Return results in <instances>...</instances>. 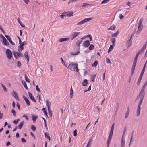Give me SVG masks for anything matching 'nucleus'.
<instances>
[{
	"instance_id": "31",
	"label": "nucleus",
	"mask_w": 147,
	"mask_h": 147,
	"mask_svg": "<svg viewBox=\"0 0 147 147\" xmlns=\"http://www.w3.org/2000/svg\"><path fill=\"white\" fill-rule=\"evenodd\" d=\"M138 57V56L136 55L134 60L133 64H136Z\"/></svg>"
},
{
	"instance_id": "49",
	"label": "nucleus",
	"mask_w": 147,
	"mask_h": 147,
	"mask_svg": "<svg viewBox=\"0 0 147 147\" xmlns=\"http://www.w3.org/2000/svg\"><path fill=\"white\" fill-rule=\"evenodd\" d=\"M42 110H43V112H44V113H45V114H47V111L46 110L45 108H43L42 109Z\"/></svg>"
},
{
	"instance_id": "16",
	"label": "nucleus",
	"mask_w": 147,
	"mask_h": 147,
	"mask_svg": "<svg viewBox=\"0 0 147 147\" xmlns=\"http://www.w3.org/2000/svg\"><path fill=\"white\" fill-rule=\"evenodd\" d=\"M136 64H133L132 65V68L131 69V75L132 76L134 73L135 71V67Z\"/></svg>"
},
{
	"instance_id": "55",
	"label": "nucleus",
	"mask_w": 147,
	"mask_h": 147,
	"mask_svg": "<svg viewBox=\"0 0 147 147\" xmlns=\"http://www.w3.org/2000/svg\"><path fill=\"white\" fill-rule=\"evenodd\" d=\"M106 62L108 63H111V62L110 61V60L107 58L106 59Z\"/></svg>"
},
{
	"instance_id": "38",
	"label": "nucleus",
	"mask_w": 147,
	"mask_h": 147,
	"mask_svg": "<svg viewBox=\"0 0 147 147\" xmlns=\"http://www.w3.org/2000/svg\"><path fill=\"white\" fill-rule=\"evenodd\" d=\"M94 47L93 44H91L89 47V49L90 50H91L93 49L94 48Z\"/></svg>"
},
{
	"instance_id": "52",
	"label": "nucleus",
	"mask_w": 147,
	"mask_h": 147,
	"mask_svg": "<svg viewBox=\"0 0 147 147\" xmlns=\"http://www.w3.org/2000/svg\"><path fill=\"white\" fill-rule=\"evenodd\" d=\"M76 67H75V69H76V72H78L79 70V69L78 67V64L77 63H75Z\"/></svg>"
},
{
	"instance_id": "63",
	"label": "nucleus",
	"mask_w": 147,
	"mask_h": 147,
	"mask_svg": "<svg viewBox=\"0 0 147 147\" xmlns=\"http://www.w3.org/2000/svg\"><path fill=\"white\" fill-rule=\"evenodd\" d=\"M36 90L38 92H40V89L38 88V85H36Z\"/></svg>"
},
{
	"instance_id": "10",
	"label": "nucleus",
	"mask_w": 147,
	"mask_h": 147,
	"mask_svg": "<svg viewBox=\"0 0 147 147\" xmlns=\"http://www.w3.org/2000/svg\"><path fill=\"white\" fill-rule=\"evenodd\" d=\"M24 56L25 58V59H26L27 60V62H28L29 59V57L28 55V52L27 51L24 53Z\"/></svg>"
},
{
	"instance_id": "34",
	"label": "nucleus",
	"mask_w": 147,
	"mask_h": 147,
	"mask_svg": "<svg viewBox=\"0 0 147 147\" xmlns=\"http://www.w3.org/2000/svg\"><path fill=\"white\" fill-rule=\"evenodd\" d=\"M24 75L25 76V80L26 82L28 83L30 82V80L28 78V77L27 76L26 74H25Z\"/></svg>"
},
{
	"instance_id": "19",
	"label": "nucleus",
	"mask_w": 147,
	"mask_h": 147,
	"mask_svg": "<svg viewBox=\"0 0 147 147\" xmlns=\"http://www.w3.org/2000/svg\"><path fill=\"white\" fill-rule=\"evenodd\" d=\"M24 49V47L22 46L21 44L20 45L18 46V49L19 51H22Z\"/></svg>"
},
{
	"instance_id": "32",
	"label": "nucleus",
	"mask_w": 147,
	"mask_h": 147,
	"mask_svg": "<svg viewBox=\"0 0 147 147\" xmlns=\"http://www.w3.org/2000/svg\"><path fill=\"white\" fill-rule=\"evenodd\" d=\"M98 63V61L97 60L95 61L94 62V63L92 65V66L93 67H96Z\"/></svg>"
},
{
	"instance_id": "13",
	"label": "nucleus",
	"mask_w": 147,
	"mask_h": 147,
	"mask_svg": "<svg viewBox=\"0 0 147 147\" xmlns=\"http://www.w3.org/2000/svg\"><path fill=\"white\" fill-rule=\"evenodd\" d=\"M13 94H12V95L17 100L19 101V99L18 98L17 93L14 91H13Z\"/></svg>"
},
{
	"instance_id": "17",
	"label": "nucleus",
	"mask_w": 147,
	"mask_h": 147,
	"mask_svg": "<svg viewBox=\"0 0 147 147\" xmlns=\"http://www.w3.org/2000/svg\"><path fill=\"white\" fill-rule=\"evenodd\" d=\"M144 93V92H143L140 91L139 94L136 97V98L135 99V101H136L137 100H138L139 99V98H140V97H141V96L142 95V94H143Z\"/></svg>"
},
{
	"instance_id": "47",
	"label": "nucleus",
	"mask_w": 147,
	"mask_h": 147,
	"mask_svg": "<svg viewBox=\"0 0 147 147\" xmlns=\"http://www.w3.org/2000/svg\"><path fill=\"white\" fill-rule=\"evenodd\" d=\"M49 113V115L50 116H52V111H51L50 110V109H48Z\"/></svg>"
},
{
	"instance_id": "50",
	"label": "nucleus",
	"mask_w": 147,
	"mask_h": 147,
	"mask_svg": "<svg viewBox=\"0 0 147 147\" xmlns=\"http://www.w3.org/2000/svg\"><path fill=\"white\" fill-rule=\"evenodd\" d=\"M117 33H114L111 35V36L113 37H115L117 36Z\"/></svg>"
},
{
	"instance_id": "62",
	"label": "nucleus",
	"mask_w": 147,
	"mask_h": 147,
	"mask_svg": "<svg viewBox=\"0 0 147 147\" xmlns=\"http://www.w3.org/2000/svg\"><path fill=\"white\" fill-rule=\"evenodd\" d=\"M37 97L38 98V100L39 101V102H40V94H38L37 95Z\"/></svg>"
},
{
	"instance_id": "53",
	"label": "nucleus",
	"mask_w": 147,
	"mask_h": 147,
	"mask_svg": "<svg viewBox=\"0 0 147 147\" xmlns=\"http://www.w3.org/2000/svg\"><path fill=\"white\" fill-rule=\"evenodd\" d=\"M77 130L76 129L74 131V135L75 137L76 136H77Z\"/></svg>"
},
{
	"instance_id": "51",
	"label": "nucleus",
	"mask_w": 147,
	"mask_h": 147,
	"mask_svg": "<svg viewBox=\"0 0 147 147\" xmlns=\"http://www.w3.org/2000/svg\"><path fill=\"white\" fill-rule=\"evenodd\" d=\"M111 41L112 44H113V46H114L115 45L113 44L115 42V38H112L111 40Z\"/></svg>"
},
{
	"instance_id": "11",
	"label": "nucleus",
	"mask_w": 147,
	"mask_h": 147,
	"mask_svg": "<svg viewBox=\"0 0 147 147\" xmlns=\"http://www.w3.org/2000/svg\"><path fill=\"white\" fill-rule=\"evenodd\" d=\"M132 44L131 39L130 38V39L127 40L126 42V45L127 47H129Z\"/></svg>"
},
{
	"instance_id": "12",
	"label": "nucleus",
	"mask_w": 147,
	"mask_h": 147,
	"mask_svg": "<svg viewBox=\"0 0 147 147\" xmlns=\"http://www.w3.org/2000/svg\"><path fill=\"white\" fill-rule=\"evenodd\" d=\"M29 96L30 98L33 101H34L35 102H36V100L35 99L34 97L33 96L32 94L30 92H28Z\"/></svg>"
},
{
	"instance_id": "41",
	"label": "nucleus",
	"mask_w": 147,
	"mask_h": 147,
	"mask_svg": "<svg viewBox=\"0 0 147 147\" xmlns=\"http://www.w3.org/2000/svg\"><path fill=\"white\" fill-rule=\"evenodd\" d=\"M11 112L13 114V115L14 116L16 117V111H15V110L13 109H12V110L11 111Z\"/></svg>"
},
{
	"instance_id": "14",
	"label": "nucleus",
	"mask_w": 147,
	"mask_h": 147,
	"mask_svg": "<svg viewBox=\"0 0 147 147\" xmlns=\"http://www.w3.org/2000/svg\"><path fill=\"white\" fill-rule=\"evenodd\" d=\"M23 98L24 100L27 105L28 106H29L30 104L28 99L24 95L23 96Z\"/></svg>"
},
{
	"instance_id": "30",
	"label": "nucleus",
	"mask_w": 147,
	"mask_h": 147,
	"mask_svg": "<svg viewBox=\"0 0 147 147\" xmlns=\"http://www.w3.org/2000/svg\"><path fill=\"white\" fill-rule=\"evenodd\" d=\"M24 123V121L20 122L19 124L18 125L19 129H21Z\"/></svg>"
},
{
	"instance_id": "43",
	"label": "nucleus",
	"mask_w": 147,
	"mask_h": 147,
	"mask_svg": "<svg viewBox=\"0 0 147 147\" xmlns=\"http://www.w3.org/2000/svg\"><path fill=\"white\" fill-rule=\"evenodd\" d=\"M113 133L110 132L108 139L111 140Z\"/></svg>"
},
{
	"instance_id": "39",
	"label": "nucleus",
	"mask_w": 147,
	"mask_h": 147,
	"mask_svg": "<svg viewBox=\"0 0 147 147\" xmlns=\"http://www.w3.org/2000/svg\"><path fill=\"white\" fill-rule=\"evenodd\" d=\"M20 121V119L18 118L16 120H14L13 121V123L15 125L17 124Z\"/></svg>"
},
{
	"instance_id": "18",
	"label": "nucleus",
	"mask_w": 147,
	"mask_h": 147,
	"mask_svg": "<svg viewBox=\"0 0 147 147\" xmlns=\"http://www.w3.org/2000/svg\"><path fill=\"white\" fill-rule=\"evenodd\" d=\"M46 105L47 106L48 109H50L51 105V102L48 99L46 100Z\"/></svg>"
},
{
	"instance_id": "24",
	"label": "nucleus",
	"mask_w": 147,
	"mask_h": 147,
	"mask_svg": "<svg viewBox=\"0 0 147 147\" xmlns=\"http://www.w3.org/2000/svg\"><path fill=\"white\" fill-rule=\"evenodd\" d=\"M125 146V141L123 140V138L122 137L121 143V147H124Z\"/></svg>"
},
{
	"instance_id": "9",
	"label": "nucleus",
	"mask_w": 147,
	"mask_h": 147,
	"mask_svg": "<svg viewBox=\"0 0 147 147\" xmlns=\"http://www.w3.org/2000/svg\"><path fill=\"white\" fill-rule=\"evenodd\" d=\"M90 41L88 40H87L84 42L83 43V45L84 47H87L90 45Z\"/></svg>"
},
{
	"instance_id": "35",
	"label": "nucleus",
	"mask_w": 147,
	"mask_h": 147,
	"mask_svg": "<svg viewBox=\"0 0 147 147\" xmlns=\"http://www.w3.org/2000/svg\"><path fill=\"white\" fill-rule=\"evenodd\" d=\"M38 117L36 116V115H33L32 116V119L33 120V121L34 122H35L37 119V118Z\"/></svg>"
},
{
	"instance_id": "42",
	"label": "nucleus",
	"mask_w": 147,
	"mask_h": 147,
	"mask_svg": "<svg viewBox=\"0 0 147 147\" xmlns=\"http://www.w3.org/2000/svg\"><path fill=\"white\" fill-rule=\"evenodd\" d=\"M31 129L34 131H35L36 130V127H35L33 125H31Z\"/></svg>"
},
{
	"instance_id": "28",
	"label": "nucleus",
	"mask_w": 147,
	"mask_h": 147,
	"mask_svg": "<svg viewBox=\"0 0 147 147\" xmlns=\"http://www.w3.org/2000/svg\"><path fill=\"white\" fill-rule=\"evenodd\" d=\"M96 76V74L92 75L91 76V80L92 82H94V79Z\"/></svg>"
},
{
	"instance_id": "36",
	"label": "nucleus",
	"mask_w": 147,
	"mask_h": 147,
	"mask_svg": "<svg viewBox=\"0 0 147 147\" xmlns=\"http://www.w3.org/2000/svg\"><path fill=\"white\" fill-rule=\"evenodd\" d=\"M114 123H113L111 127V130L110 132H111V133H113L114 128Z\"/></svg>"
},
{
	"instance_id": "4",
	"label": "nucleus",
	"mask_w": 147,
	"mask_h": 147,
	"mask_svg": "<svg viewBox=\"0 0 147 147\" xmlns=\"http://www.w3.org/2000/svg\"><path fill=\"white\" fill-rule=\"evenodd\" d=\"M142 102L139 101L138 107L137 109V115L136 116L138 117L139 115L141 110V108H140V105L142 104Z\"/></svg>"
},
{
	"instance_id": "44",
	"label": "nucleus",
	"mask_w": 147,
	"mask_h": 147,
	"mask_svg": "<svg viewBox=\"0 0 147 147\" xmlns=\"http://www.w3.org/2000/svg\"><path fill=\"white\" fill-rule=\"evenodd\" d=\"M82 42V40H80L79 41H78L76 43V45L78 47H80V43Z\"/></svg>"
},
{
	"instance_id": "7",
	"label": "nucleus",
	"mask_w": 147,
	"mask_h": 147,
	"mask_svg": "<svg viewBox=\"0 0 147 147\" xmlns=\"http://www.w3.org/2000/svg\"><path fill=\"white\" fill-rule=\"evenodd\" d=\"M80 32H74L72 33L73 36L71 38V40H73L75 38L78 36L79 35Z\"/></svg>"
},
{
	"instance_id": "46",
	"label": "nucleus",
	"mask_w": 147,
	"mask_h": 147,
	"mask_svg": "<svg viewBox=\"0 0 147 147\" xmlns=\"http://www.w3.org/2000/svg\"><path fill=\"white\" fill-rule=\"evenodd\" d=\"M109 1V0H103L101 2V3L102 4H103L105 3H107Z\"/></svg>"
},
{
	"instance_id": "61",
	"label": "nucleus",
	"mask_w": 147,
	"mask_h": 147,
	"mask_svg": "<svg viewBox=\"0 0 147 147\" xmlns=\"http://www.w3.org/2000/svg\"><path fill=\"white\" fill-rule=\"evenodd\" d=\"M143 20V19L142 18L140 19L139 20L138 24L141 25Z\"/></svg>"
},
{
	"instance_id": "27",
	"label": "nucleus",
	"mask_w": 147,
	"mask_h": 147,
	"mask_svg": "<svg viewBox=\"0 0 147 147\" xmlns=\"http://www.w3.org/2000/svg\"><path fill=\"white\" fill-rule=\"evenodd\" d=\"M3 43L4 45H9V42L6 39H5V40L4 39V40L3 41Z\"/></svg>"
},
{
	"instance_id": "37",
	"label": "nucleus",
	"mask_w": 147,
	"mask_h": 147,
	"mask_svg": "<svg viewBox=\"0 0 147 147\" xmlns=\"http://www.w3.org/2000/svg\"><path fill=\"white\" fill-rule=\"evenodd\" d=\"M113 48V45H111L109 48L108 49V52L109 53L110 51H111Z\"/></svg>"
},
{
	"instance_id": "15",
	"label": "nucleus",
	"mask_w": 147,
	"mask_h": 147,
	"mask_svg": "<svg viewBox=\"0 0 147 147\" xmlns=\"http://www.w3.org/2000/svg\"><path fill=\"white\" fill-rule=\"evenodd\" d=\"M70 39L69 38H60L59 40L58 41L59 42H63L64 41H66L69 40Z\"/></svg>"
},
{
	"instance_id": "26",
	"label": "nucleus",
	"mask_w": 147,
	"mask_h": 147,
	"mask_svg": "<svg viewBox=\"0 0 147 147\" xmlns=\"http://www.w3.org/2000/svg\"><path fill=\"white\" fill-rule=\"evenodd\" d=\"M116 27L114 25H113L112 26H111L110 28H108L107 30H114Z\"/></svg>"
},
{
	"instance_id": "25",
	"label": "nucleus",
	"mask_w": 147,
	"mask_h": 147,
	"mask_svg": "<svg viewBox=\"0 0 147 147\" xmlns=\"http://www.w3.org/2000/svg\"><path fill=\"white\" fill-rule=\"evenodd\" d=\"M147 85V81L144 84V85L143 86L141 90V91L143 92H144V90L145 88V87Z\"/></svg>"
},
{
	"instance_id": "1",
	"label": "nucleus",
	"mask_w": 147,
	"mask_h": 147,
	"mask_svg": "<svg viewBox=\"0 0 147 147\" xmlns=\"http://www.w3.org/2000/svg\"><path fill=\"white\" fill-rule=\"evenodd\" d=\"M20 52L19 51L16 52L13 51V54L16 59H18L19 57L21 58L23 57L22 53Z\"/></svg>"
},
{
	"instance_id": "48",
	"label": "nucleus",
	"mask_w": 147,
	"mask_h": 147,
	"mask_svg": "<svg viewBox=\"0 0 147 147\" xmlns=\"http://www.w3.org/2000/svg\"><path fill=\"white\" fill-rule=\"evenodd\" d=\"M147 45V42H146L145 43V44L143 45L142 47V48H143V49H145L146 48V47Z\"/></svg>"
},
{
	"instance_id": "56",
	"label": "nucleus",
	"mask_w": 147,
	"mask_h": 147,
	"mask_svg": "<svg viewBox=\"0 0 147 147\" xmlns=\"http://www.w3.org/2000/svg\"><path fill=\"white\" fill-rule=\"evenodd\" d=\"M144 50V49L142 48L140 51H138L140 53V54H141L143 53Z\"/></svg>"
},
{
	"instance_id": "21",
	"label": "nucleus",
	"mask_w": 147,
	"mask_h": 147,
	"mask_svg": "<svg viewBox=\"0 0 147 147\" xmlns=\"http://www.w3.org/2000/svg\"><path fill=\"white\" fill-rule=\"evenodd\" d=\"M22 84L23 85L24 87L27 90H28V88L26 84L25 81L22 80Z\"/></svg>"
},
{
	"instance_id": "60",
	"label": "nucleus",
	"mask_w": 147,
	"mask_h": 147,
	"mask_svg": "<svg viewBox=\"0 0 147 147\" xmlns=\"http://www.w3.org/2000/svg\"><path fill=\"white\" fill-rule=\"evenodd\" d=\"M16 106L18 108L19 110H20V105L18 102H17L16 103Z\"/></svg>"
},
{
	"instance_id": "54",
	"label": "nucleus",
	"mask_w": 147,
	"mask_h": 147,
	"mask_svg": "<svg viewBox=\"0 0 147 147\" xmlns=\"http://www.w3.org/2000/svg\"><path fill=\"white\" fill-rule=\"evenodd\" d=\"M126 127H124V131H123V135H122V137H123V136L125 134V132L126 131Z\"/></svg>"
},
{
	"instance_id": "22",
	"label": "nucleus",
	"mask_w": 147,
	"mask_h": 147,
	"mask_svg": "<svg viewBox=\"0 0 147 147\" xmlns=\"http://www.w3.org/2000/svg\"><path fill=\"white\" fill-rule=\"evenodd\" d=\"M73 90L72 88V87H71L70 91V96L71 98H72L73 95Z\"/></svg>"
},
{
	"instance_id": "6",
	"label": "nucleus",
	"mask_w": 147,
	"mask_h": 147,
	"mask_svg": "<svg viewBox=\"0 0 147 147\" xmlns=\"http://www.w3.org/2000/svg\"><path fill=\"white\" fill-rule=\"evenodd\" d=\"M75 64L71 63L68 65V68L70 70L74 71H75Z\"/></svg>"
},
{
	"instance_id": "40",
	"label": "nucleus",
	"mask_w": 147,
	"mask_h": 147,
	"mask_svg": "<svg viewBox=\"0 0 147 147\" xmlns=\"http://www.w3.org/2000/svg\"><path fill=\"white\" fill-rule=\"evenodd\" d=\"M1 85L3 87L4 91L5 92H7V90L6 89V88L4 86L2 83H1Z\"/></svg>"
},
{
	"instance_id": "5",
	"label": "nucleus",
	"mask_w": 147,
	"mask_h": 147,
	"mask_svg": "<svg viewBox=\"0 0 147 147\" xmlns=\"http://www.w3.org/2000/svg\"><path fill=\"white\" fill-rule=\"evenodd\" d=\"M64 14H65V17L67 16L70 17L73 16L74 13L72 11H69L66 12H64Z\"/></svg>"
},
{
	"instance_id": "23",
	"label": "nucleus",
	"mask_w": 147,
	"mask_h": 147,
	"mask_svg": "<svg viewBox=\"0 0 147 147\" xmlns=\"http://www.w3.org/2000/svg\"><path fill=\"white\" fill-rule=\"evenodd\" d=\"M88 84V81L86 79H85L84 80L82 83V85L84 86H86L87 85V84Z\"/></svg>"
},
{
	"instance_id": "3",
	"label": "nucleus",
	"mask_w": 147,
	"mask_h": 147,
	"mask_svg": "<svg viewBox=\"0 0 147 147\" xmlns=\"http://www.w3.org/2000/svg\"><path fill=\"white\" fill-rule=\"evenodd\" d=\"M92 19V18H85V19L82 20L80 22L77 23L76 24V25H81L82 24L85 23L87 22L88 21H90V20H91Z\"/></svg>"
},
{
	"instance_id": "8",
	"label": "nucleus",
	"mask_w": 147,
	"mask_h": 147,
	"mask_svg": "<svg viewBox=\"0 0 147 147\" xmlns=\"http://www.w3.org/2000/svg\"><path fill=\"white\" fill-rule=\"evenodd\" d=\"M5 36L10 43L13 45H15L14 42L12 41L11 38L9 36L7 35H5Z\"/></svg>"
},
{
	"instance_id": "20",
	"label": "nucleus",
	"mask_w": 147,
	"mask_h": 147,
	"mask_svg": "<svg viewBox=\"0 0 147 147\" xmlns=\"http://www.w3.org/2000/svg\"><path fill=\"white\" fill-rule=\"evenodd\" d=\"M45 136L46 138H48L49 141L51 140V138L50 137L49 134L47 132H45Z\"/></svg>"
},
{
	"instance_id": "59",
	"label": "nucleus",
	"mask_w": 147,
	"mask_h": 147,
	"mask_svg": "<svg viewBox=\"0 0 147 147\" xmlns=\"http://www.w3.org/2000/svg\"><path fill=\"white\" fill-rule=\"evenodd\" d=\"M119 17L120 20H122L124 18V16L121 14H120L119 15Z\"/></svg>"
},
{
	"instance_id": "58",
	"label": "nucleus",
	"mask_w": 147,
	"mask_h": 147,
	"mask_svg": "<svg viewBox=\"0 0 147 147\" xmlns=\"http://www.w3.org/2000/svg\"><path fill=\"white\" fill-rule=\"evenodd\" d=\"M144 72V71L142 70V71L141 72V73L140 74V75L139 76L142 77L143 76V75Z\"/></svg>"
},
{
	"instance_id": "57",
	"label": "nucleus",
	"mask_w": 147,
	"mask_h": 147,
	"mask_svg": "<svg viewBox=\"0 0 147 147\" xmlns=\"http://www.w3.org/2000/svg\"><path fill=\"white\" fill-rule=\"evenodd\" d=\"M21 62L20 61H18L17 63V66L19 67H20V66L21 65Z\"/></svg>"
},
{
	"instance_id": "33",
	"label": "nucleus",
	"mask_w": 147,
	"mask_h": 147,
	"mask_svg": "<svg viewBox=\"0 0 147 147\" xmlns=\"http://www.w3.org/2000/svg\"><path fill=\"white\" fill-rule=\"evenodd\" d=\"M144 95L145 93L143 94H142V95L141 96L139 100L140 102H142L143 98H144Z\"/></svg>"
},
{
	"instance_id": "2",
	"label": "nucleus",
	"mask_w": 147,
	"mask_h": 147,
	"mask_svg": "<svg viewBox=\"0 0 147 147\" xmlns=\"http://www.w3.org/2000/svg\"><path fill=\"white\" fill-rule=\"evenodd\" d=\"M6 53L7 57L9 59H11L12 57V53L11 51L7 49L6 50Z\"/></svg>"
},
{
	"instance_id": "29",
	"label": "nucleus",
	"mask_w": 147,
	"mask_h": 147,
	"mask_svg": "<svg viewBox=\"0 0 147 147\" xmlns=\"http://www.w3.org/2000/svg\"><path fill=\"white\" fill-rule=\"evenodd\" d=\"M80 51H78L76 52H71L70 54L71 55H75L79 54L80 53Z\"/></svg>"
},
{
	"instance_id": "45",
	"label": "nucleus",
	"mask_w": 147,
	"mask_h": 147,
	"mask_svg": "<svg viewBox=\"0 0 147 147\" xmlns=\"http://www.w3.org/2000/svg\"><path fill=\"white\" fill-rule=\"evenodd\" d=\"M143 27V25L141 26V24H138V30H141L142 27Z\"/></svg>"
},
{
	"instance_id": "64",
	"label": "nucleus",
	"mask_w": 147,
	"mask_h": 147,
	"mask_svg": "<svg viewBox=\"0 0 147 147\" xmlns=\"http://www.w3.org/2000/svg\"><path fill=\"white\" fill-rule=\"evenodd\" d=\"M21 141L23 143H25L26 142V140L24 138H22L21 139Z\"/></svg>"
}]
</instances>
